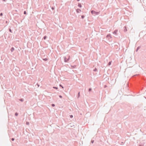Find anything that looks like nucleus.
<instances>
[{"mask_svg":"<svg viewBox=\"0 0 146 146\" xmlns=\"http://www.w3.org/2000/svg\"><path fill=\"white\" fill-rule=\"evenodd\" d=\"M133 80H135L137 82L141 84V80H142V78H140L139 75H135L133 76Z\"/></svg>","mask_w":146,"mask_h":146,"instance_id":"f257e3e1","label":"nucleus"},{"mask_svg":"<svg viewBox=\"0 0 146 146\" xmlns=\"http://www.w3.org/2000/svg\"><path fill=\"white\" fill-rule=\"evenodd\" d=\"M91 13L93 15H98L100 14V12H96L94 10H92L91 11Z\"/></svg>","mask_w":146,"mask_h":146,"instance_id":"f03ea898","label":"nucleus"},{"mask_svg":"<svg viewBox=\"0 0 146 146\" xmlns=\"http://www.w3.org/2000/svg\"><path fill=\"white\" fill-rule=\"evenodd\" d=\"M70 56H66L64 58V61L65 62H68L70 60Z\"/></svg>","mask_w":146,"mask_h":146,"instance_id":"7ed1b4c3","label":"nucleus"},{"mask_svg":"<svg viewBox=\"0 0 146 146\" xmlns=\"http://www.w3.org/2000/svg\"><path fill=\"white\" fill-rule=\"evenodd\" d=\"M106 38L108 39L109 41H111V37L110 34H108L107 35Z\"/></svg>","mask_w":146,"mask_h":146,"instance_id":"20e7f679","label":"nucleus"},{"mask_svg":"<svg viewBox=\"0 0 146 146\" xmlns=\"http://www.w3.org/2000/svg\"><path fill=\"white\" fill-rule=\"evenodd\" d=\"M76 11L77 13H80L81 11V10L79 9H77L76 10Z\"/></svg>","mask_w":146,"mask_h":146,"instance_id":"39448f33","label":"nucleus"},{"mask_svg":"<svg viewBox=\"0 0 146 146\" xmlns=\"http://www.w3.org/2000/svg\"><path fill=\"white\" fill-rule=\"evenodd\" d=\"M117 30H115L113 32V34L114 35H116L117 33Z\"/></svg>","mask_w":146,"mask_h":146,"instance_id":"423d86ee","label":"nucleus"},{"mask_svg":"<svg viewBox=\"0 0 146 146\" xmlns=\"http://www.w3.org/2000/svg\"><path fill=\"white\" fill-rule=\"evenodd\" d=\"M78 6L80 8H81L82 7V5L80 3H78Z\"/></svg>","mask_w":146,"mask_h":146,"instance_id":"0eeeda50","label":"nucleus"},{"mask_svg":"<svg viewBox=\"0 0 146 146\" xmlns=\"http://www.w3.org/2000/svg\"><path fill=\"white\" fill-rule=\"evenodd\" d=\"M14 48L13 47H12L11 49V52H13L14 50Z\"/></svg>","mask_w":146,"mask_h":146,"instance_id":"6e6552de","label":"nucleus"},{"mask_svg":"<svg viewBox=\"0 0 146 146\" xmlns=\"http://www.w3.org/2000/svg\"><path fill=\"white\" fill-rule=\"evenodd\" d=\"M71 67L72 68H76V65H74V66L71 65Z\"/></svg>","mask_w":146,"mask_h":146,"instance_id":"1a4fd4ad","label":"nucleus"},{"mask_svg":"<svg viewBox=\"0 0 146 146\" xmlns=\"http://www.w3.org/2000/svg\"><path fill=\"white\" fill-rule=\"evenodd\" d=\"M124 28H125V29L124 30V31L125 32H126L127 31V28H126V27H124Z\"/></svg>","mask_w":146,"mask_h":146,"instance_id":"9d476101","label":"nucleus"},{"mask_svg":"<svg viewBox=\"0 0 146 146\" xmlns=\"http://www.w3.org/2000/svg\"><path fill=\"white\" fill-rule=\"evenodd\" d=\"M19 100L21 102H23L24 101V99L23 98H21L19 99Z\"/></svg>","mask_w":146,"mask_h":146,"instance_id":"9b49d317","label":"nucleus"},{"mask_svg":"<svg viewBox=\"0 0 146 146\" xmlns=\"http://www.w3.org/2000/svg\"><path fill=\"white\" fill-rule=\"evenodd\" d=\"M140 46H138L137 47V48L136 49V52H137L138 50L140 48Z\"/></svg>","mask_w":146,"mask_h":146,"instance_id":"f8f14e48","label":"nucleus"},{"mask_svg":"<svg viewBox=\"0 0 146 146\" xmlns=\"http://www.w3.org/2000/svg\"><path fill=\"white\" fill-rule=\"evenodd\" d=\"M53 88L54 89H56V90H57V89H58V87H55V86H53Z\"/></svg>","mask_w":146,"mask_h":146,"instance_id":"ddd939ff","label":"nucleus"},{"mask_svg":"<svg viewBox=\"0 0 146 146\" xmlns=\"http://www.w3.org/2000/svg\"><path fill=\"white\" fill-rule=\"evenodd\" d=\"M112 62L111 61H110V62H109V63H108V65L109 66H110V65L111 64V62Z\"/></svg>","mask_w":146,"mask_h":146,"instance_id":"4468645a","label":"nucleus"},{"mask_svg":"<svg viewBox=\"0 0 146 146\" xmlns=\"http://www.w3.org/2000/svg\"><path fill=\"white\" fill-rule=\"evenodd\" d=\"M92 89L91 88H89L88 90V91L89 92H90L92 91Z\"/></svg>","mask_w":146,"mask_h":146,"instance_id":"2eb2a0df","label":"nucleus"},{"mask_svg":"<svg viewBox=\"0 0 146 146\" xmlns=\"http://www.w3.org/2000/svg\"><path fill=\"white\" fill-rule=\"evenodd\" d=\"M85 17V16L84 15H82L81 16V18L82 19H84Z\"/></svg>","mask_w":146,"mask_h":146,"instance_id":"dca6fc26","label":"nucleus"},{"mask_svg":"<svg viewBox=\"0 0 146 146\" xmlns=\"http://www.w3.org/2000/svg\"><path fill=\"white\" fill-rule=\"evenodd\" d=\"M47 38V36H44L43 37V39L44 40H45Z\"/></svg>","mask_w":146,"mask_h":146,"instance_id":"f3484780","label":"nucleus"},{"mask_svg":"<svg viewBox=\"0 0 146 146\" xmlns=\"http://www.w3.org/2000/svg\"><path fill=\"white\" fill-rule=\"evenodd\" d=\"M97 70V69L96 68H95L93 70V71L94 72H96Z\"/></svg>","mask_w":146,"mask_h":146,"instance_id":"a211bd4d","label":"nucleus"},{"mask_svg":"<svg viewBox=\"0 0 146 146\" xmlns=\"http://www.w3.org/2000/svg\"><path fill=\"white\" fill-rule=\"evenodd\" d=\"M18 115V113L17 112H16L15 113V115L16 116H17Z\"/></svg>","mask_w":146,"mask_h":146,"instance_id":"6ab92c4d","label":"nucleus"},{"mask_svg":"<svg viewBox=\"0 0 146 146\" xmlns=\"http://www.w3.org/2000/svg\"><path fill=\"white\" fill-rule=\"evenodd\" d=\"M43 60L45 61H46L48 59L47 58H45L43 59Z\"/></svg>","mask_w":146,"mask_h":146,"instance_id":"aec40b11","label":"nucleus"},{"mask_svg":"<svg viewBox=\"0 0 146 146\" xmlns=\"http://www.w3.org/2000/svg\"><path fill=\"white\" fill-rule=\"evenodd\" d=\"M59 86H60V87H62V88H64V87H63L62 86V85H61V84H60L59 85Z\"/></svg>","mask_w":146,"mask_h":146,"instance_id":"412c9836","label":"nucleus"},{"mask_svg":"<svg viewBox=\"0 0 146 146\" xmlns=\"http://www.w3.org/2000/svg\"><path fill=\"white\" fill-rule=\"evenodd\" d=\"M80 96V92H79L78 93V98Z\"/></svg>","mask_w":146,"mask_h":146,"instance_id":"4be33fe9","label":"nucleus"},{"mask_svg":"<svg viewBox=\"0 0 146 146\" xmlns=\"http://www.w3.org/2000/svg\"><path fill=\"white\" fill-rule=\"evenodd\" d=\"M24 14L25 15H26L27 14V12L26 11H24Z\"/></svg>","mask_w":146,"mask_h":146,"instance_id":"5701e85b","label":"nucleus"},{"mask_svg":"<svg viewBox=\"0 0 146 146\" xmlns=\"http://www.w3.org/2000/svg\"><path fill=\"white\" fill-rule=\"evenodd\" d=\"M9 32H11V33H12V31L10 29H9Z\"/></svg>","mask_w":146,"mask_h":146,"instance_id":"b1692460","label":"nucleus"},{"mask_svg":"<svg viewBox=\"0 0 146 146\" xmlns=\"http://www.w3.org/2000/svg\"><path fill=\"white\" fill-rule=\"evenodd\" d=\"M51 106H52V107H54L55 106V105H54V104H51Z\"/></svg>","mask_w":146,"mask_h":146,"instance_id":"393cba45","label":"nucleus"},{"mask_svg":"<svg viewBox=\"0 0 146 146\" xmlns=\"http://www.w3.org/2000/svg\"><path fill=\"white\" fill-rule=\"evenodd\" d=\"M70 118H72L73 117V116L72 115H70Z\"/></svg>","mask_w":146,"mask_h":146,"instance_id":"a878e982","label":"nucleus"},{"mask_svg":"<svg viewBox=\"0 0 146 146\" xmlns=\"http://www.w3.org/2000/svg\"><path fill=\"white\" fill-rule=\"evenodd\" d=\"M3 15V14L2 13H0V16H2Z\"/></svg>","mask_w":146,"mask_h":146,"instance_id":"bb28decb","label":"nucleus"},{"mask_svg":"<svg viewBox=\"0 0 146 146\" xmlns=\"http://www.w3.org/2000/svg\"><path fill=\"white\" fill-rule=\"evenodd\" d=\"M59 97L60 98H62V96L61 95H59Z\"/></svg>","mask_w":146,"mask_h":146,"instance_id":"cd10ccee","label":"nucleus"},{"mask_svg":"<svg viewBox=\"0 0 146 146\" xmlns=\"http://www.w3.org/2000/svg\"><path fill=\"white\" fill-rule=\"evenodd\" d=\"M11 140H12V141H14V138H12Z\"/></svg>","mask_w":146,"mask_h":146,"instance_id":"c85d7f7f","label":"nucleus"},{"mask_svg":"<svg viewBox=\"0 0 146 146\" xmlns=\"http://www.w3.org/2000/svg\"><path fill=\"white\" fill-rule=\"evenodd\" d=\"M52 10H54V8L53 7H52Z\"/></svg>","mask_w":146,"mask_h":146,"instance_id":"c756f323","label":"nucleus"},{"mask_svg":"<svg viewBox=\"0 0 146 146\" xmlns=\"http://www.w3.org/2000/svg\"><path fill=\"white\" fill-rule=\"evenodd\" d=\"M26 124H27V125H29V123H28L27 122V123H26Z\"/></svg>","mask_w":146,"mask_h":146,"instance_id":"7c9ffc66","label":"nucleus"},{"mask_svg":"<svg viewBox=\"0 0 146 146\" xmlns=\"http://www.w3.org/2000/svg\"><path fill=\"white\" fill-rule=\"evenodd\" d=\"M2 1H6V0H2Z\"/></svg>","mask_w":146,"mask_h":146,"instance_id":"2f4dec72","label":"nucleus"},{"mask_svg":"<svg viewBox=\"0 0 146 146\" xmlns=\"http://www.w3.org/2000/svg\"><path fill=\"white\" fill-rule=\"evenodd\" d=\"M80 0H77V1H80Z\"/></svg>","mask_w":146,"mask_h":146,"instance_id":"473e14b6","label":"nucleus"},{"mask_svg":"<svg viewBox=\"0 0 146 146\" xmlns=\"http://www.w3.org/2000/svg\"><path fill=\"white\" fill-rule=\"evenodd\" d=\"M106 85H105V87L106 88Z\"/></svg>","mask_w":146,"mask_h":146,"instance_id":"72a5a7b5","label":"nucleus"},{"mask_svg":"<svg viewBox=\"0 0 146 146\" xmlns=\"http://www.w3.org/2000/svg\"><path fill=\"white\" fill-rule=\"evenodd\" d=\"M145 98L146 99V97Z\"/></svg>","mask_w":146,"mask_h":146,"instance_id":"f704fd0d","label":"nucleus"}]
</instances>
